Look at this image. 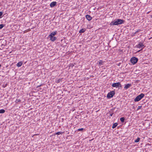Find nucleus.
Instances as JSON below:
<instances>
[{"mask_svg":"<svg viewBox=\"0 0 152 152\" xmlns=\"http://www.w3.org/2000/svg\"><path fill=\"white\" fill-rule=\"evenodd\" d=\"M57 32L56 31H55L51 33V34L49 35V36H54L56 34Z\"/></svg>","mask_w":152,"mask_h":152,"instance_id":"obj_11","label":"nucleus"},{"mask_svg":"<svg viewBox=\"0 0 152 152\" xmlns=\"http://www.w3.org/2000/svg\"><path fill=\"white\" fill-rule=\"evenodd\" d=\"M86 31V29L84 28L81 29L79 31L80 33H83L84 32Z\"/></svg>","mask_w":152,"mask_h":152,"instance_id":"obj_15","label":"nucleus"},{"mask_svg":"<svg viewBox=\"0 0 152 152\" xmlns=\"http://www.w3.org/2000/svg\"><path fill=\"white\" fill-rule=\"evenodd\" d=\"M4 25L3 24L0 25V29H2L4 26Z\"/></svg>","mask_w":152,"mask_h":152,"instance_id":"obj_19","label":"nucleus"},{"mask_svg":"<svg viewBox=\"0 0 152 152\" xmlns=\"http://www.w3.org/2000/svg\"><path fill=\"white\" fill-rule=\"evenodd\" d=\"M62 133V132H57L56 133V134H57V135H59L60 134H61Z\"/></svg>","mask_w":152,"mask_h":152,"instance_id":"obj_22","label":"nucleus"},{"mask_svg":"<svg viewBox=\"0 0 152 152\" xmlns=\"http://www.w3.org/2000/svg\"><path fill=\"white\" fill-rule=\"evenodd\" d=\"M138 61V59L135 57H132L130 59L131 62L133 64H136L137 62Z\"/></svg>","mask_w":152,"mask_h":152,"instance_id":"obj_4","label":"nucleus"},{"mask_svg":"<svg viewBox=\"0 0 152 152\" xmlns=\"http://www.w3.org/2000/svg\"><path fill=\"white\" fill-rule=\"evenodd\" d=\"M42 85H39V86H37V88H38L39 87L41 86H42Z\"/></svg>","mask_w":152,"mask_h":152,"instance_id":"obj_27","label":"nucleus"},{"mask_svg":"<svg viewBox=\"0 0 152 152\" xmlns=\"http://www.w3.org/2000/svg\"><path fill=\"white\" fill-rule=\"evenodd\" d=\"M1 64H0V67H1Z\"/></svg>","mask_w":152,"mask_h":152,"instance_id":"obj_29","label":"nucleus"},{"mask_svg":"<svg viewBox=\"0 0 152 152\" xmlns=\"http://www.w3.org/2000/svg\"><path fill=\"white\" fill-rule=\"evenodd\" d=\"M49 37L50 38V40L53 41H54L57 39L56 37L52 36H49Z\"/></svg>","mask_w":152,"mask_h":152,"instance_id":"obj_7","label":"nucleus"},{"mask_svg":"<svg viewBox=\"0 0 152 152\" xmlns=\"http://www.w3.org/2000/svg\"><path fill=\"white\" fill-rule=\"evenodd\" d=\"M115 108H114V109H113V110H114V109Z\"/></svg>","mask_w":152,"mask_h":152,"instance_id":"obj_30","label":"nucleus"},{"mask_svg":"<svg viewBox=\"0 0 152 152\" xmlns=\"http://www.w3.org/2000/svg\"><path fill=\"white\" fill-rule=\"evenodd\" d=\"M118 125V124L117 123H114L112 126V128L114 129Z\"/></svg>","mask_w":152,"mask_h":152,"instance_id":"obj_14","label":"nucleus"},{"mask_svg":"<svg viewBox=\"0 0 152 152\" xmlns=\"http://www.w3.org/2000/svg\"><path fill=\"white\" fill-rule=\"evenodd\" d=\"M131 86V84L128 83L125 85L124 88L126 89H127L129 88Z\"/></svg>","mask_w":152,"mask_h":152,"instance_id":"obj_10","label":"nucleus"},{"mask_svg":"<svg viewBox=\"0 0 152 152\" xmlns=\"http://www.w3.org/2000/svg\"><path fill=\"white\" fill-rule=\"evenodd\" d=\"M56 4V2L55 1H53L50 4L51 7H53L55 6Z\"/></svg>","mask_w":152,"mask_h":152,"instance_id":"obj_9","label":"nucleus"},{"mask_svg":"<svg viewBox=\"0 0 152 152\" xmlns=\"http://www.w3.org/2000/svg\"><path fill=\"white\" fill-rule=\"evenodd\" d=\"M145 96L143 93L137 96L134 99L135 102H138L140 100Z\"/></svg>","mask_w":152,"mask_h":152,"instance_id":"obj_2","label":"nucleus"},{"mask_svg":"<svg viewBox=\"0 0 152 152\" xmlns=\"http://www.w3.org/2000/svg\"><path fill=\"white\" fill-rule=\"evenodd\" d=\"M140 138L138 137L136 140H135L134 142H139L140 140Z\"/></svg>","mask_w":152,"mask_h":152,"instance_id":"obj_18","label":"nucleus"},{"mask_svg":"<svg viewBox=\"0 0 152 152\" xmlns=\"http://www.w3.org/2000/svg\"><path fill=\"white\" fill-rule=\"evenodd\" d=\"M120 120L123 123L124 121L125 118L124 117H121L120 118Z\"/></svg>","mask_w":152,"mask_h":152,"instance_id":"obj_16","label":"nucleus"},{"mask_svg":"<svg viewBox=\"0 0 152 152\" xmlns=\"http://www.w3.org/2000/svg\"><path fill=\"white\" fill-rule=\"evenodd\" d=\"M113 114V113H111V114H110V115L111 116H112Z\"/></svg>","mask_w":152,"mask_h":152,"instance_id":"obj_26","label":"nucleus"},{"mask_svg":"<svg viewBox=\"0 0 152 152\" xmlns=\"http://www.w3.org/2000/svg\"><path fill=\"white\" fill-rule=\"evenodd\" d=\"M103 62H104L102 60H100L99 61V64H98L99 66H100L101 65H103Z\"/></svg>","mask_w":152,"mask_h":152,"instance_id":"obj_13","label":"nucleus"},{"mask_svg":"<svg viewBox=\"0 0 152 152\" xmlns=\"http://www.w3.org/2000/svg\"><path fill=\"white\" fill-rule=\"evenodd\" d=\"M141 107V106H140H140H139V107H138V109H140V107Z\"/></svg>","mask_w":152,"mask_h":152,"instance_id":"obj_28","label":"nucleus"},{"mask_svg":"<svg viewBox=\"0 0 152 152\" xmlns=\"http://www.w3.org/2000/svg\"><path fill=\"white\" fill-rule=\"evenodd\" d=\"M83 130V128H82L79 129H78L77 130L78 131H82Z\"/></svg>","mask_w":152,"mask_h":152,"instance_id":"obj_23","label":"nucleus"},{"mask_svg":"<svg viewBox=\"0 0 152 152\" xmlns=\"http://www.w3.org/2000/svg\"><path fill=\"white\" fill-rule=\"evenodd\" d=\"M124 22V21L123 20L117 19L111 22L110 24L111 26L118 25L119 24H122Z\"/></svg>","mask_w":152,"mask_h":152,"instance_id":"obj_1","label":"nucleus"},{"mask_svg":"<svg viewBox=\"0 0 152 152\" xmlns=\"http://www.w3.org/2000/svg\"><path fill=\"white\" fill-rule=\"evenodd\" d=\"M112 86L114 87H118L120 88H122V86L119 82L113 83L112 84Z\"/></svg>","mask_w":152,"mask_h":152,"instance_id":"obj_3","label":"nucleus"},{"mask_svg":"<svg viewBox=\"0 0 152 152\" xmlns=\"http://www.w3.org/2000/svg\"><path fill=\"white\" fill-rule=\"evenodd\" d=\"M143 46L144 45H143V43L141 42H140L139 43L136 45V47L137 48H142V49L140 50H141L142 49V48Z\"/></svg>","mask_w":152,"mask_h":152,"instance_id":"obj_6","label":"nucleus"},{"mask_svg":"<svg viewBox=\"0 0 152 152\" xmlns=\"http://www.w3.org/2000/svg\"><path fill=\"white\" fill-rule=\"evenodd\" d=\"M61 81V79H60L57 80V81L56 82V83H59L60 82V81Z\"/></svg>","mask_w":152,"mask_h":152,"instance_id":"obj_21","label":"nucleus"},{"mask_svg":"<svg viewBox=\"0 0 152 152\" xmlns=\"http://www.w3.org/2000/svg\"><path fill=\"white\" fill-rule=\"evenodd\" d=\"M115 94V93L114 91H111L108 94L107 96V97L108 98H110L111 97H112Z\"/></svg>","mask_w":152,"mask_h":152,"instance_id":"obj_5","label":"nucleus"},{"mask_svg":"<svg viewBox=\"0 0 152 152\" xmlns=\"http://www.w3.org/2000/svg\"><path fill=\"white\" fill-rule=\"evenodd\" d=\"M2 14H3V12H0V18L1 17V16H2Z\"/></svg>","mask_w":152,"mask_h":152,"instance_id":"obj_24","label":"nucleus"},{"mask_svg":"<svg viewBox=\"0 0 152 152\" xmlns=\"http://www.w3.org/2000/svg\"><path fill=\"white\" fill-rule=\"evenodd\" d=\"M5 112V110L4 109L0 110V113H4Z\"/></svg>","mask_w":152,"mask_h":152,"instance_id":"obj_17","label":"nucleus"},{"mask_svg":"<svg viewBox=\"0 0 152 152\" xmlns=\"http://www.w3.org/2000/svg\"><path fill=\"white\" fill-rule=\"evenodd\" d=\"M86 17V18L89 21L91 20L92 19V18L88 15H87Z\"/></svg>","mask_w":152,"mask_h":152,"instance_id":"obj_8","label":"nucleus"},{"mask_svg":"<svg viewBox=\"0 0 152 152\" xmlns=\"http://www.w3.org/2000/svg\"><path fill=\"white\" fill-rule=\"evenodd\" d=\"M22 64H23L22 62L21 61V62H19L17 64L16 66H17L20 67L22 66Z\"/></svg>","mask_w":152,"mask_h":152,"instance_id":"obj_12","label":"nucleus"},{"mask_svg":"<svg viewBox=\"0 0 152 152\" xmlns=\"http://www.w3.org/2000/svg\"><path fill=\"white\" fill-rule=\"evenodd\" d=\"M20 102V99H17L16 100V101H15V102L16 103H17L18 102Z\"/></svg>","mask_w":152,"mask_h":152,"instance_id":"obj_20","label":"nucleus"},{"mask_svg":"<svg viewBox=\"0 0 152 152\" xmlns=\"http://www.w3.org/2000/svg\"><path fill=\"white\" fill-rule=\"evenodd\" d=\"M140 31V30H137V31L136 32H135V33H134V34H137V33L138 32H139V31Z\"/></svg>","mask_w":152,"mask_h":152,"instance_id":"obj_25","label":"nucleus"}]
</instances>
